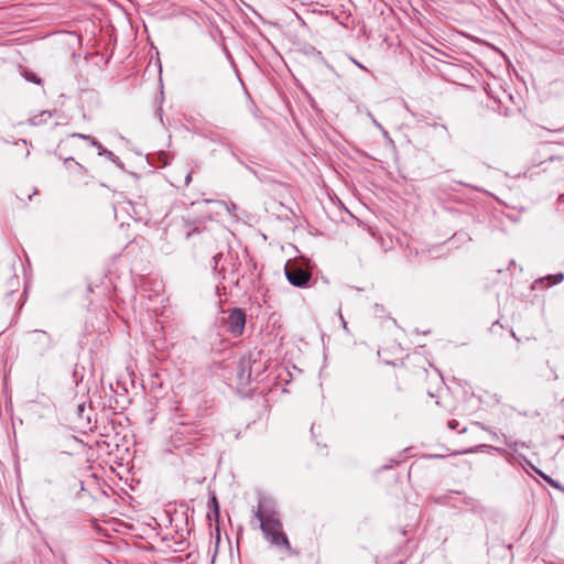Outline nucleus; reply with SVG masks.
<instances>
[{
	"label": "nucleus",
	"instance_id": "1",
	"mask_svg": "<svg viewBox=\"0 0 564 564\" xmlns=\"http://www.w3.org/2000/svg\"><path fill=\"white\" fill-rule=\"evenodd\" d=\"M254 517L260 522V529L263 535H272V533L283 530L279 512L275 510L274 503L269 499H260L254 510Z\"/></svg>",
	"mask_w": 564,
	"mask_h": 564
},
{
	"label": "nucleus",
	"instance_id": "2",
	"mask_svg": "<svg viewBox=\"0 0 564 564\" xmlns=\"http://www.w3.org/2000/svg\"><path fill=\"white\" fill-rule=\"evenodd\" d=\"M228 332L235 336L239 337L243 334L245 326H246V313L243 310L239 307H235L229 311L228 318Z\"/></svg>",
	"mask_w": 564,
	"mask_h": 564
},
{
	"label": "nucleus",
	"instance_id": "3",
	"mask_svg": "<svg viewBox=\"0 0 564 564\" xmlns=\"http://www.w3.org/2000/svg\"><path fill=\"white\" fill-rule=\"evenodd\" d=\"M264 539L270 543L271 546L275 547L276 551L282 554V557L295 554L283 530H280L276 533H272V535L267 534L264 535Z\"/></svg>",
	"mask_w": 564,
	"mask_h": 564
},
{
	"label": "nucleus",
	"instance_id": "4",
	"mask_svg": "<svg viewBox=\"0 0 564 564\" xmlns=\"http://www.w3.org/2000/svg\"><path fill=\"white\" fill-rule=\"evenodd\" d=\"M285 276L292 285L303 288L308 283L311 273L296 264L288 263L285 265Z\"/></svg>",
	"mask_w": 564,
	"mask_h": 564
},
{
	"label": "nucleus",
	"instance_id": "5",
	"mask_svg": "<svg viewBox=\"0 0 564 564\" xmlns=\"http://www.w3.org/2000/svg\"><path fill=\"white\" fill-rule=\"evenodd\" d=\"M72 137L79 138V139H83L87 142H89L90 145H93L94 148H96L98 150L99 155H102V152H106V149L102 147V144L89 134L73 133Z\"/></svg>",
	"mask_w": 564,
	"mask_h": 564
},
{
	"label": "nucleus",
	"instance_id": "6",
	"mask_svg": "<svg viewBox=\"0 0 564 564\" xmlns=\"http://www.w3.org/2000/svg\"><path fill=\"white\" fill-rule=\"evenodd\" d=\"M52 118V113L48 110H43L37 115L32 116L29 119L30 124L41 126L46 123Z\"/></svg>",
	"mask_w": 564,
	"mask_h": 564
},
{
	"label": "nucleus",
	"instance_id": "7",
	"mask_svg": "<svg viewBox=\"0 0 564 564\" xmlns=\"http://www.w3.org/2000/svg\"><path fill=\"white\" fill-rule=\"evenodd\" d=\"M34 341L44 344V349H48L53 346L51 336L44 330H34L33 332Z\"/></svg>",
	"mask_w": 564,
	"mask_h": 564
},
{
	"label": "nucleus",
	"instance_id": "8",
	"mask_svg": "<svg viewBox=\"0 0 564 564\" xmlns=\"http://www.w3.org/2000/svg\"><path fill=\"white\" fill-rule=\"evenodd\" d=\"M64 164L69 171L74 173L84 174L86 172V169L76 162L73 158L65 159Z\"/></svg>",
	"mask_w": 564,
	"mask_h": 564
},
{
	"label": "nucleus",
	"instance_id": "9",
	"mask_svg": "<svg viewBox=\"0 0 564 564\" xmlns=\"http://www.w3.org/2000/svg\"><path fill=\"white\" fill-rule=\"evenodd\" d=\"M24 77L28 82H31V83H34L37 85H40L42 83L41 78L32 72H25Z\"/></svg>",
	"mask_w": 564,
	"mask_h": 564
},
{
	"label": "nucleus",
	"instance_id": "10",
	"mask_svg": "<svg viewBox=\"0 0 564 564\" xmlns=\"http://www.w3.org/2000/svg\"><path fill=\"white\" fill-rule=\"evenodd\" d=\"M210 506L213 508L214 517L217 520L219 517V505L215 496H213L210 499Z\"/></svg>",
	"mask_w": 564,
	"mask_h": 564
},
{
	"label": "nucleus",
	"instance_id": "11",
	"mask_svg": "<svg viewBox=\"0 0 564 564\" xmlns=\"http://www.w3.org/2000/svg\"><path fill=\"white\" fill-rule=\"evenodd\" d=\"M552 279H554V282H553V283H560V282H562V281H563V279H564V274H563V273H557V274H555V275H547V276H545L543 280H541V282H543V281H550V280H552Z\"/></svg>",
	"mask_w": 564,
	"mask_h": 564
},
{
	"label": "nucleus",
	"instance_id": "12",
	"mask_svg": "<svg viewBox=\"0 0 564 564\" xmlns=\"http://www.w3.org/2000/svg\"><path fill=\"white\" fill-rule=\"evenodd\" d=\"M221 258H223V253H220V252L213 257V263H214L213 269L214 270H217L218 262L221 260Z\"/></svg>",
	"mask_w": 564,
	"mask_h": 564
},
{
	"label": "nucleus",
	"instance_id": "13",
	"mask_svg": "<svg viewBox=\"0 0 564 564\" xmlns=\"http://www.w3.org/2000/svg\"><path fill=\"white\" fill-rule=\"evenodd\" d=\"M102 155H106L110 161L116 162L118 160V156L106 149V152H102Z\"/></svg>",
	"mask_w": 564,
	"mask_h": 564
},
{
	"label": "nucleus",
	"instance_id": "14",
	"mask_svg": "<svg viewBox=\"0 0 564 564\" xmlns=\"http://www.w3.org/2000/svg\"><path fill=\"white\" fill-rule=\"evenodd\" d=\"M551 486L553 487H557V484L552 479L550 478L549 476L542 474L541 471H538Z\"/></svg>",
	"mask_w": 564,
	"mask_h": 564
},
{
	"label": "nucleus",
	"instance_id": "15",
	"mask_svg": "<svg viewBox=\"0 0 564 564\" xmlns=\"http://www.w3.org/2000/svg\"><path fill=\"white\" fill-rule=\"evenodd\" d=\"M457 425H458V422L455 421V420H452V421L448 422V427L452 429V430L456 429Z\"/></svg>",
	"mask_w": 564,
	"mask_h": 564
},
{
	"label": "nucleus",
	"instance_id": "16",
	"mask_svg": "<svg viewBox=\"0 0 564 564\" xmlns=\"http://www.w3.org/2000/svg\"><path fill=\"white\" fill-rule=\"evenodd\" d=\"M351 61H352V63H354L356 66H358L360 69L368 70V69H367L362 64H360L358 61H356V59H354V58H352Z\"/></svg>",
	"mask_w": 564,
	"mask_h": 564
},
{
	"label": "nucleus",
	"instance_id": "17",
	"mask_svg": "<svg viewBox=\"0 0 564 564\" xmlns=\"http://www.w3.org/2000/svg\"><path fill=\"white\" fill-rule=\"evenodd\" d=\"M191 181H192V174H191V173H188V174L186 175V177H185V184H186V185H188V184L191 183Z\"/></svg>",
	"mask_w": 564,
	"mask_h": 564
},
{
	"label": "nucleus",
	"instance_id": "18",
	"mask_svg": "<svg viewBox=\"0 0 564 564\" xmlns=\"http://www.w3.org/2000/svg\"><path fill=\"white\" fill-rule=\"evenodd\" d=\"M340 318H341V321H343V326H344V328H346V322L344 321V318H343V316H341V315H340Z\"/></svg>",
	"mask_w": 564,
	"mask_h": 564
}]
</instances>
